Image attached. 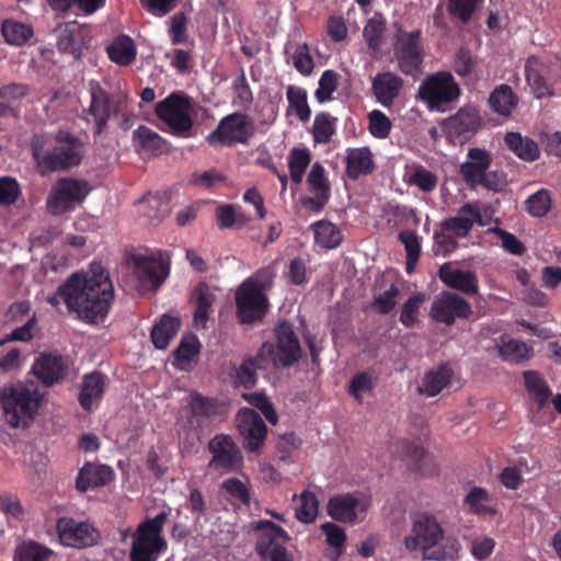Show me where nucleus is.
Instances as JSON below:
<instances>
[{
    "mask_svg": "<svg viewBox=\"0 0 561 561\" xmlns=\"http://www.w3.org/2000/svg\"><path fill=\"white\" fill-rule=\"evenodd\" d=\"M113 298L108 273L100 263H92L88 271L71 274L55 294L47 297V302L56 308L65 304L80 319L99 323L106 318Z\"/></svg>",
    "mask_w": 561,
    "mask_h": 561,
    "instance_id": "1",
    "label": "nucleus"
},
{
    "mask_svg": "<svg viewBox=\"0 0 561 561\" xmlns=\"http://www.w3.org/2000/svg\"><path fill=\"white\" fill-rule=\"evenodd\" d=\"M404 546L410 551L420 550L423 559L433 561H455L460 550L458 540L445 537L440 524L430 514H421L414 519Z\"/></svg>",
    "mask_w": 561,
    "mask_h": 561,
    "instance_id": "2",
    "label": "nucleus"
},
{
    "mask_svg": "<svg viewBox=\"0 0 561 561\" xmlns=\"http://www.w3.org/2000/svg\"><path fill=\"white\" fill-rule=\"evenodd\" d=\"M32 149L42 174L75 167L83 154L81 142L65 131L56 136H35Z\"/></svg>",
    "mask_w": 561,
    "mask_h": 561,
    "instance_id": "3",
    "label": "nucleus"
},
{
    "mask_svg": "<svg viewBox=\"0 0 561 561\" xmlns=\"http://www.w3.org/2000/svg\"><path fill=\"white\" fill-rule=\"evenodd\" d=\"M169 514L161 511L152 518L140 522L135 530L122 533L124 541L130 538V561H157L162 551L167 549V542L162 537V529Z\"/></svg>",
    "mask_w": 561,
    "mask_h": 561,
    "instance_id": "4",
    "label": "nucleus"
},
{
    "mask_svg": "<svg viewBox=\"0 0 561 561\" xmlns=\"http://www.w3.org/2000/svg\"><path fill=\"white\" fill-rule=\"evenodd\" d=\"M273 277L274 274L271 270H261L239 286L236 293V304L241 323H252L263 318L268 308L265 291L271 287Z\"/></svg>",
    "mask_w": 561,
    "mask_h": 561,
    "instance_id": "5",
    "label": "nucleus"
},
{
    "mask_svg": "<svg viewBox=\"0 0 561 561\" xmlns=\"http://www.w3.org/2000/svg\"><path fill=\"white\" fill-rule=\"evenodd\" d=\"M39 388H0V407L5 422L24 427L35 416L43 401Z\"/></svg>",
    "mask_w": 561,
    "mask_h": 561,
    "instance_id": "6",
    "label": "nucleus"
},
{
    "mask_svg": "<svg viewBox=\"0 0 561 561\" xmlns=\"http://www.w3.org/2000/svg\"><path fill=\"white\" fill-rule=\"evenodd\" d=\"M483 225L481 210L477 205L465 204L457 215L444 220L440 229L434 232L437 252L448 253L456 248V240L466 237L473 226Z\"/></svg>",
    "mask_w": 561,
    "mask_h": 561,
    "instance_id": "7",
    "label": "nucleus"
},
{
    "mask_svg": "<svg viewBox=\"0 0 561 561\" xmlns=\"http://www.w3.org/2000/svg\"><path fill=\"white\" fill-rule=\"evenodd\" d=\"M460 95V88L453 75L438 71L427 76L419 87V98L431 112H445Z\"/></svg>",
    "mask_w": 561,
    "mask_h": 561,
    "instance_id": "8",
    "label": "nucleus"
},
{
    "mask_svg": "<svg viewBox=\"0 0 561 561\" xmlns=\"http://www.w3.org/2000/svg\"><path fill=\"white\" fill-rule=\"evenodd\" d=\"M256 534L255 549L262 561H293L287 549L288 534L278 525L270 520L252 523Z\"/></svg>",
    "mask_w": 561,
    "mask_h": 561,
    "instance_id": "9",
    "label": "nucleus"
},
{
    "mask_svg": "<svg viewBox=\"0 0 561 561\" xmlns=\"http://www.w3.org/2000/svg\"><path fill=\"white\" fill-rule=\"evenodd\" d=\"M90 192L88 182L71 178L59 179L51 187L46 207L53 215L59 216L73 210Z\"/></svg>",
    "mask_w": 561,
    "mask_h": 561,
    "instance_id": "10",
    "label": "nucleus"
},
{
    "mask_svg": "<svg viewBox=\"0 0 561 561\" xmlns=\"http://www.w3.org/2000/svg\"><path fill=\"white\" fill-rule=\"evenodd\" d=\"M254 129V123L248 115L232 113L221 118L217 128L207 136V141L211 146L245 144Z\"/></svg>",
    "mask_w": 561,
    "mask_h": 561,
    "instance_id": "11",
    "label": "nucleus"
},
{
    "mask_svg": "<svg viewBox=\"0 0 561 561\" xmlns=\"http://www.w3.org/2000/svg\"><path fill=\"white\" fill-rule=\"evenodd\" d=\"M393 51L399 69L405 75H416L424 58L421 31L404 32L399 30L394 37Z\"/></svg>",
    "mask_w": 561,
    "mask_h": 561,
    "instance_id": "12",
    "label": "nucleus"
},
{
    "mask_svg": "<svg viewBox=\"0 0 561 561\" xmlns=\"http://www.w3.org/2000/svg\"><path fill=\"white\" fill-rule=\"evenodd\" d=\"M191 111L188 100L175 93L170 94L156 106L157 116L178 135L185 134L192 128Z\"/></svg>",
    "mask_w": 561,
    "mask_h": 561,
    "instance_id": "13",
    "label": "nucleus"
},
{
    "mask_svg": "<svg viewBox=\"0 0 561 561\" xmlns=\"http://www.w3.org/2000/svg\"><path fill=\"white\" fill-rule=\"evenodd\" d=\"M525 73L533 93L540 99L550 93L548 81L561 78V60L557 57L543 60L530 56L525 64Z\"/></svg>",
    "mask_w": 561,
    "mask_h": 561,
    "instance_id": "14",
    "label": "nucleus"
},
{
    "mask_svg": "<svg viewBox=\"0 0 561 561\" xmlns=\"http://www.w3.org/2000/svg\"><path fill=\"white\" fill-rule=\"evenodd\" d=\"M276 343L264 344L262 351L266 352L276 366H290L301 356V348L293 328L288 323H282L275 329Z\"/></svg>",
    "mask_w": 561,
    "mask_h": 561,
    "instance_id": "15",
    "label": "nucleus"
},
{
    "mask_svg": "<svg viewBox=\"0 0 561 561\" xmlns=\"http://www.w3.org/2000/svg\"><path fill=\"white\" fill-rule=\"evenodd\" d=\"M134 274L142 288H158L169 274V267L160 252L135 254L131 259Z\"/></svg>",
    "mask_w": 561,
    "mask_h": 561,
    "instance_id": "16",
    "label": "nucleus"
},
{
    "mask_svg": "<svg viewBox=\"0 0 561 561\" xmlns=\"http://www.w3.org/2000/svg\"><path fill=\"white\" fill-rule=\"evenodd\" d=\"M472 312L470 304L450 291H443L432 302L430 317L437 322L451 325L456 319H467Z\"/></svg>",
    "mask_w": 561,
    "mask_h": 561,
    "instance_id": "17",
    "label": "nucleus"
},
{
    "mask_svg": "<svg viewBox=\"0 0 561 561\" xmlns=\"http://www.w3.org/2000/svg\"><path fill=\"white\" fill-rule=\"evenodd\" d=\"M60 541L65 546L84 548L93 546L100 538L99 530L89 522L62 517L57 523Z\"/></svg>",
    "mask_w": 561,
    "mask_h": 561,
    "instance_id": "18",
    "label": "nucleus"
},
{
    "mask_svg": "<svg viewBox=\"0 0 561 561\" xmlns=\"http://www.w3.org/2000/svg\"><path fill=\"white\" fill-rule=\"evenodd\" d=\"M369 502L359 494L345 493L332 496L328 503V514L342 523L354 524L362 520Z\"/></svg>",
    "mask_w": 561,
    "mask_h": 561,
    "instance_id": "19",
    "label": "nucleus"
},
{
    "mask_svg": "<svg viewBox=\"0 0 561 561\" xmlns=\"http://www.w3.org/2000/svg\"><path fill=\"white\" fill-rule=\"evenodd\" d=\"M236 425L244 439V448L251 453L257 451L267 435V426L261 416L252 409H240L236 416Z\"/></svg>",
    "mask_w": 561,
    "mask_h": 561,
    "instance_id": "20",
    "label": "nucleus"
},
{
    "mask_svg": "<svg viewBox=\"0 0 561 561\" xmlns=\"http://www.w3.org/2000/svg\"><path fill=\"white\" fill-rule=\"evenodd\" d=\"M213 458L209 468L220 471H233L243 463V457L230 436L217 435L209 442Z\"/></svg>",
    "mask_w": 561,
    "mask_h": 561,
    "instance_id": "21",
    "label": "nucleus"
},
{
    "mask_svg": "<svg viewBox=\"0 0 561 561\" xmlns=\"http://www.w3.org/2000/svg\"><path fill=\"white\" fill-rule=\"evenodd\" d=\"M31 371L44 386H54L67 375L68 360L57 353H42L34 360Z\"/></svg>",
    "mask_w": 561,
    "mask_h": 561,
    "instance_id": "22",
    "label": "nucleus"
},
{
    "mask_svg": "<svg viewBox=\"0 0 561 561\" xmlns=\"http://www.w3.org/2000/svg\"><path fill=\"white\" fill-rule=\"evenodd\" d=\"M491 163L492 156L485 149H469L467 160L460 164V173L467 185L471 188L477 187L482 175L489 170Z\"/></svg>",
    "mask_w": 561,
    "mask_h": 561,
    "instance_id": "23",
    "label": "nucleus"
},
{
    "mask_svg": "<svg viewBox=\"0 0 561 561\" xmlns=\"http://www.w3.org/2000/svg\"><path fill=\"white\" fill-rule=\"evenodd\" d=\"M403 85V80L392 72L378 73L371 83L373 93L378 103L390 107L398 98Z\"/></svg>",
    "mask_w": 561,
    "mask_h": 561,
    "instance_id": "24",
    "label": "nucleus"
},
{
    "mask_svg": "<svg viewBox=\"0 0 561 561\" xmlns=\"http://www.w3.org/2000/svg\"><path fill=\"white\" fill-rule=\"evenodd\" d=\"M345 163L346 174L352 180L367 175L375 169L374 154L368 147L348 148Z\"/></svg>",
    "mask_w": 561,
    "mask_h": 561,
    "instance_id": "25",
    "label": "nucleus"
},
{
    "mask_svg": "<svg viewBox=\"0 0 561 561\" xmlns=\"http://www.w3.org/2000/svg\"><path fill=\"white\" fill-rule=\"evenodd\" d=\"M114 472L110 466L87 463L77 478L78 490L84 492L89 489L107 484L113 480Z\"/></svg>",
    "mask_w": 561,
    "mask_h": 561,
    "instance_id": "26",
    "label": "nucleus"
},
{
    "mask_svg": "<svg viewBox=\"0 0 561 561\" xmlns=\"http://www.w3.org/2000/svg\"><path fill=\"white\" fill-rule=\"evenodd\" d=\"M439 276L443 283L448 287L458 289L467 295L478 293V280L472 272L442 266Z\"/></svg>",
    "mask_w": 561,
    "mask_h": 561,
    "instance_id": "27",
    "label": "nucleus"
},
{
    "mask_svg": "<svg viewBox=\"0 0 561 561\" xmlns=\"http://www.w3.org/2000/svg\"><path fill=\"white\" fill-rule=\"evenodd\" d=\"M404 182L423 193H431L438 185V176L423 164L414 162L405 167Z\"/></svg>",
    "mask_w": 561,
    "mask_h": 561,
    "instance_id": "28",
    "label": "nucleus"
},
{
    "mask_svg": "<svg viewBox=\"0 0 561 561\" xmlns=\"http://www.w3.org/2000/svg\"><path fill=\"white\" fill-rule=\"evenodd\" d=\"M107 56L114 64L126 67L131 65L137 57V46L128 35H118L106 48Z\"/></svg>",
    "mask_w": 561,
    "mask_h": 561,
    "instance_id": "29",
    "label": "nucleus"
},
{
    "mask_svg": "<svg viewBox=\"0 0 561 561\" xmlns=\"http://www.w3.org/2000/svg\"><path fill=\"white\" fill-rule=\"evenodd\" d=\"M89 113L94 118L96 133L101 134L110 118L111 105L107 93L99 84H91V104Z\"/></svg>",
    "mask_w": 561,
    "mask_h": 561,
    "instance_id": "30",
    "label": "nucleus"
},
{
    "mask_svg": "<svg viewBox=\"0 0 561 561\" xmlns=\"http://www.w3.org/2000/svg\"><path fill=\"white\" fill-rule=\"evenodd\" d=\"M504 141L508 149L523 161L533 162L540 157V149L537 142L527 136H522L519 133H507Z\"/></svg>",
    "mask_w": 561,
    "mask_h": 561,
    "instance_id": "31",
    "label": "nucleus"
},
{
    "mask_svg": "<svg viewBox=\"0 0 561 561\" xmlns=\"http://www.w3.org/2000/svg\"><path fill=\"white\" fill-rule=\"evenodd\" d=\"M180 325L181 322L179 318L170 314H162L151 330V340L153 345L159 350L167 348L171 340L178 333Z\"/></svg>",
    "mask_w": 561,
    "mask_h": 561,
    "instance_id": "32",
    "label": "nucleus"
},
{
    "mask_svg": "<svg viewBox=\"0 0 561 561\" xmlns=\"http://www.w3.org/2000/svg\"><path fill=\"white\" fill-rule=\"evenodd\" d=\"M193 299L196 308L194 322L196 327L205 328L216 300L215 289L207 284H199L194 291Z\"/></svg>",
    "mask_w": 561,
    "mask_h": 561,
    "instance_id": "33",
    "label": "nucleus"
},
{
    "mask_svg": "<svg viewBox=\"0 0 561 561\" xmlns=\"http://www.w3.org/2000/svg\"><path fill=\"white\" fill-rule=\"evenodd\" d=\"M134 141L144 154L158 156L167 151L165 140L146 126H140L134 131Z\"/></svg>",
    "mask_w": 561,
    "mask_h": 561,
    "instance_id": "34",
    "label": "nucleus"
},
{
    "mask_svg": "<svg viewBox=\"0 0 561 561\" xmlns=\"http://www.w3.org/2000/svg\"><path fill=\"white\" fill-rule=\"evenodd\" d=\"M55 33L59 50L69 53L78 58L80 56V46L78 41L82 33V27L76 21H72L64 25H59L55 30Z\"/></svg>",
    "mask_w": 561,
    "mask_h": 561,
    "instance_id": "35",
    "label": "nucleus"
},
{
    "mask_svg": "<svg viewBox=\"0 0 561 561\" xmlns=\"http://www.w3.org/2000/svg\"><path fill=\"white\" fill-rule=\"evenodd\" d=\"M517 103V95L510 85L504 83L496 87L489 98L492 111L505 117L511 115Z\"/></svg>",
    "mask_w": 561,
    "mask_h": 561,
    "instance_id": "36",
    "label": "nucleus"
},
{
    "mask_svg": "<svg viewBox=\"0 0 561 561\" xmlns=\"http://www.w3.org/2000/svg\"><path fill=\"white\" fill-rule=\"evenodd\" d=\"M1 33L9 45L23 46L33 37L34 30L27 23L7 19L1 23Z\"/></svg>",
    "mask_w": 561,
    "mask_h": 561,
    "instance_id": "37",
    "label": "nucleus"
},
{
    "mask_svg": "<svg viewBox=\"0 0 561 561\" xmlns=\"http://www.w3.org/2000/svg\"><path fill=\"white\" fill-rule=\"evenodd\" d=\"M500 356L510 363H520L529 359L533 350L525 342L508 336H503L497 344Z\"/></svg>",
    "mask_w": 561,
    "mask_h": 561,
    "instance_id": "38",
    "label": "nucleus"
},
{
    "mask_svg": "<svg viewBox=\"0 0 561 561\" xmlns=\"http://www.w3.org/2000/svg\"><path fill=\"white\" fill-rule=\"evenodd\" d=\"M316 243L323 249H334L342 241L340 229L330 221L319 220L311 225Z\"/></svg>",
    "mask_w": 561,
    "mask_h": 561,
    "instance_id": "39",
    "label": "nucleus"
},
{
    "mask_svg": "<svg viewBox=\"0 0 561 561\" xmlns=\"http://www.w3.org/2000/svg\"><path fill=\"white\" fill-rule=\"evenodd\" d=\"M198 355V341L194 336H185L174 352L173 365L181 370H188Z\"/></svg>",
    "mask_w": 561,
    "mask_h": 561,
    "instance_id": "40",
    "label": "nucleus"
},
{
    "mask_svg": "<svg viewBox=\"0 0 561 561\" xmlns=\"http://www.w3.org/2000/svg\"><path fill=\"white\" fill-rule=\"evenodd\" d=\"M294 500L297 501L295 508L296 518L305 524L314 522L319 512V502L316 494L310 491H304L299 495L295 494Z\"/></svg>",
    "mask_w": 561,
    "mask_h": 561,
    "instance_id": "41",
    "label": "nucleus"
},
{
    "mask_svg": "<svg viewBox=\"0 0 561 561\" xmlns=\"http://www.w3.org/2000/svg\"><path fill=\"white\" fill-rule=\"evenodd\" d=\"M324 173V168L317 162L312 164L307 179L316 194L318 209L323 207L330 197V185Z\"/></svg>",
    "mask_w": 561,
    "mask_h": 561,
    "instance_id": "42",
    "label": "nucleus"
},
{
    "mask_svg": "<svg viewBox=\"0 0 561 561\" xmlns=\"http://www.w3.org/2000/svg\"><path fill=\"white\" fill-rule=\"evenodd\" d=\"M286 96L289 107L299 117L300 121L307 122L311 116V111L307 101V92L305 89L289 85L287 88Z\"/></svg>",
    "mask_w": 561,
    "mask_h": 561,
    "instance_id": "43",
    "label": "nucleus"
},
{
    "mask_svg": "<svg viewBox=\"0 0 561 561\" xmlns=\"http://www.w3.org/2000/svg\"><path fill=\"white\" fill-rule=\"evenodd\" d=\"M221 490L226 497L233 502L248 505L250 503V485L238 478H228L222 481Z\"/></svg>",
    "mask_w": 561,
    "mask_h": 561,
    "instance_id": "44",
    "label": "nucleus"
},
{
    "mask_svg": "<svg viewBox=\"0 0 561 561\" xmlns=\"http://www.w3.org/2000/svg\"><path fill=\"white\" fill-rule=\"evenodd\" d=\"M525 210L531 217H543L551 208V195L548 190L541 188L527 197L524 203Z\"/></svg>",
    "mask_w": 561,
    "mask_h": 561,
    "instance_id": "45",
    "label": "nucleus"
},
{
    "mask_svg": "<svg viewBox=\"0 0 561 561\" xmlns=\"http://www.w3.org/2000/svg\"><path fill=\"white\" fill-rule=\"evenodd\" d=\"M50 550L34 541L16 547L14 561H49Z\"/></svg>",
    "mask_w": 561,
    "mask_h": 561,
    "instance_id": "46",
    "label": "nucleus"
},
{
    "mask_svg": "<svg viewBox=\"0 0 561 561\" xmlns=\"http://www.w3.org/2000/svg\"><path fill=\"white\" fill-rule=\"evenodd\" d=\"M334 133L335 119L327 113L318 114L312 126L314 141L319 144H327L331 140Z\"/></svg>",
    "mask_w": 561,
    "mask_h": 561,
    "instance_id": "47",
    "label": "nucleus"
},
{
    "mask_svg": "<svg viewBox=\"0 0 561 561\" xmlns=\"http://www.w3.org/2000/svg\"><path fill=\"white\" fill-rule=\"evenodd\" d=\"M138 206L144 216L148 217V221L151 225L158 224L164 214L162 210V199L157 195L147 194L139 202Z\"/></svg>",
    "mask_w": 561,
    "mask_h": 561,
    "instance_id": "48",
    "label": "nucleus"
},
{
    "mask_svg": "<svg viewBox=\"0 0 561 561\" xmlns=\"http://www.w3.org/2000/svg\"><path fill=\"white\" fill-rule=\"evenodd\" d=\"M336 88L337 73L330 69L323 71L318 82V89L314 92L317 101L319 103L331 101Z\"/></svg>",
    "mask_w": 561,
    "mask_h": 561,
    "instance_id": "49",
    "label": "nucleus"
},
{
    "mask_svg": "<svg viewBox=\"0 0 561 561\" xmlns=\"http://www.w3.org/2000/svg\"><path fill=\"white\" fill-rule=\"evenodd\" d=\"M450 125L458 133L476 130L480 125V117L474 108H462L451 119Z\"/></svg>",
    "mask_w": 561,
    "mask_h": 561,
    "instance_id": "50",
    "label": "nucleus"
},
{
    "mask_svg": "<svg viewBox=\"0 0 561 561\" xmlns=\"http://www.w3.org/2000/svg\"><path fill=\"white\" fill-rule=\"evenodd\" d=\"M290 176L295 183L302 181L304 173L310 163V153L307 149H293L289 154Z\"/></svg>",
    "mask_w": 561,
    "mask_h": 561,
    "instance_id": "51",
    "label": "nucleus"
},
{
    "mask_svg": "<svg viewBox=\"0 0 561 561\" xmlns=\"http://www.w3.org/2000/svg\"><path fill=\"white\" fill-rule=\"evenodd\" d=\"M242 398L251 405L259 409L271 424L275 425L277 423V413L275 412L273 404L263 392H244L242 393Z\"/></svg>",
    "mask_w": 561,
    "mask_h": 561,
    "instance_id": "52",
    "label": "nucleus"
},
{
    "mask_svg": "<svg viewBox=\"0 0 561 561\" xmlns=\"http://www.w3.org/2000/svg\"><path fill=\"white\" fill-rule=\"evenodd\" d=\"M368 130L378 139H385L391 130V122L387 115L379 110H374L368 114Z\"/></svg>",
    "mask_w": 561,
    "mask_h": 561,
    "instance_id": "53",
    "label": "nucleus"
},
{
    "mask_svg": "<svg viewBox=\"0 0 561 561\" xmlns=\"http://www.w3.org/2000/svg\"><path fill=\"white\" fill-rule=\"evenodd\" d=\"M424 301L425 295L417 293L403 304L400 314V321L403 325L409 328L417 322L419 310Z\"/></svg>",
    "mask_w": 561,
    "mask_h": 561,
    "instance_id": "54",
    "label": "nucleus"
},
{
    "mask_svg": "<svg viewBox=\"0 0 561 561\" xmlns=\"http://www.w3.org/2000/svg\"><path fill=\"white\" fill-rule=\"evenodd\" d=\"M385 25L378 20H369L364 27L365 41L374 53L378 51L383 44Z\"/></svg>",
    "mask_w": 561,
    "mask_h": 561,
    "instance_id": "55",
    "label": "nucleus"
},
{
    "mask_svg": "<svg viewBox=\"0 0 561 561\" xmlns=\"http://www.w3.org/2000/svg\"><path fill=\"white\" fill-rule=\"evenodd\" d=\"M393 453L401 459H405L412 462L420 461L424 456L423 447L407 439H400L396 442L393 446Z\"/></svg>",
    "mask_w": 561,
    "mask_h": 561,
    "instance_id": "56",
    "label": "nucleus"
},
{
    "mask_svg": "<svg viewBox=\"0 0 561 561\" xmlns=\"http://www.w3.org/2000/svg\"><path fill=\"white\" fill-rule=\"evenodd\" d=\"M482 0H448V11L463 23L468 22Z\"/></svg>",
    "mask_w": 561,
    "mask_h": 561,
    "instance_id": "57",
    "label": "nucleus"
},
{
    "mask_svg": "<svg viewBox=\"0 0 561 561\" xmlns=\"http://www.w3.org/2000/svg\"><path fill=\"white\" fill-rule=\"evenodd\" d=\"M191 408L195 414L201 415H214L220 412L222 404L217 400L203 397L197 392H194L191 397Z\"/></svg>",
    "mask_w": 561,
    "mask_h": 561,
    "instance_id": "58",
    "label": "nucleus"
},
{
    "mask_svg": "<svg viewBox=\"0 0 561 561\" xmlns=\"http://www.w3.org/2000/svg\"><path fill=\"white\" fill-rule=\"evenodd\" d=\"M454 381V370L449 364H443L426 373L423 386H448Z\"/></svg>",
    "mask_w": 561,
    "mask_h": 561,
    "instance_id": "59",
    "label": "nucleus"
},
{
    "mask_svg": "<svg viewBox=\"0 0 561 561\" xmlns=\"http://www.w3.org/2000/svg\"><path fill=\"white\" fill-rule=\"evenodd\" d=\"M494 548V539L488 536H477L470 543V552L478 561L488 559L493 553Z\"/></svg>",
    "mask_w": 561,
    "mask_h": 561,
    "instance_id": "60",
    "label": "nucleus"
},
{
    "mask_svg": "<svg viewBox=\"0 0 561 561\" xmlns=\"http://www.w3.org/2000/svg\"><path fill=\"white\" fill-rule=\"evenodd\" d=\"M293 65L302 76H309L313 70V59L306 44L298 45L293 55Z\"/></svg>",
    "mask_w": 561,
    "mask_h": 561,
    "instance_id": "61",
    "label": "nucleus"
},
{
    "mask_svg": "<svg viewBox=\"0 0 561 561\" xmlns=\"http://www.w3.org/2000/svg\"><path fill=\"white\" fill-rule=\"evenodd\" d=\"M399 295V289L397 286L391 285L383 293L375 296L374 299V308L382 314L389 313L397 304V297Z\"/></svg>",
    "mask_w": 561,
    "mask_h": 561,
    "instance_id": "62",
    "label": "nucleus"
},
{
    "mask_svg": "<svg viewBox=\"0 0 561 561\" xmlns=\"http://www.w3.org/2000/svg\"><path fill=\"white\" fill-rule=\"evenodd\" d=\"M322 530L325 535L327 542L330 547L336 550V558L341 554L346 536L340 526L334 523H325L322 525Z\"/></svg>",
    "mask_w": 561,
    "mask_h": 561,
    "instance_id": "63",
    "label": "nucleus"
},
{
    "mask_svg": "<svg viewBox=\"0 0 561 561\" xmlns=\"http://www.w3.org/2000/svg\"><path fill=\"white\" fill-rule=\"evenodd\" d=\"M508 184L506 174L503 171H485V173L482 175L481 181L479 182V185H482L483 187L494 191V192H502L506 188Z\"/></svg>",
    "mask_w": 561,
    "mask_h": 561,
    "instance_id": "64",
    "label": "nucleus"
}]
</instances>
